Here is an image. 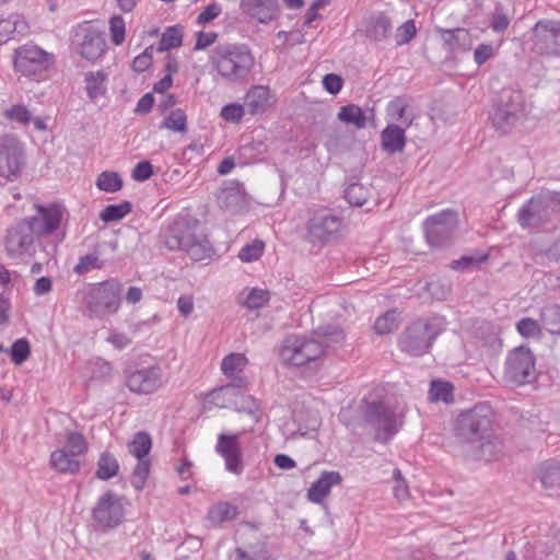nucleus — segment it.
I'll list each match as a JSON object with an SVG mask.
<instances>
[{
    "label": "nucleus",
    "mask_w": 560,
    "mask_h": 560,
    "mask_svg": "<svg viewBox=\"0 0 560 560\" xmlns=\"http://www.w3.org/2000/svg\"><path fill=\"white\" fill-rule=\"evenodd\" d=\"M454 434L460 454L468 460L494 462L503 455V443L493 428V412L488 405H477L458 415Z\"/></svg>",
    "instance_id": "obj_1"
},
{
    "label": "nucleus",
    "mask_w": 560,
    "mask_h": 560,
    "mask_svg": "<svg viewBox=\"0 0 560 560\" xmlns=\"http://www.w3.org/2000/svg\"><path fill=\"white\" fill-rule=\"evenodd\" d=\"M219 77L230 84H246L255 67V57L245 44L218 45L210 57Z\"/></svg>",
    "instance_id": "obj_2"
},
{
    "label": "nucleus",
    "mask_w": 560,
    "mask_h": 560,
    "mask_svg": "<svg viewBox=\"0 0 560 560\" xmlns=\"http://www.w3.org/2000/svg\"><path fill=\"white\" fill-rule=\"evenodd\" d=\"M345 336L340 329L326 332L322 339L290 336L279 349V359L285 365L303 366L318 361L325 353L329 342H340Z\"/></svg>",
    "instance_id": "obj_3"
},
{
    "label": "nucleus",
    "mask_w": 560,
    "mask_h": 560,
    "mask_svg": "<svg viewBox=\"0 0 560 560\" xmlns=\"http://www.w3.org/2000/svg\"><path fill=\"white\" fill-rule=\"evenodd\" d=\"M446 320L443 316L434 315L428 318H420L410 324L399 337L401 351L419 357L427 353L434 339L445 330Z\"/></svg>",
    "instance_id": "obj_4"
},
{
    "label": "nucleus",
    "mask_w": 560,
    "mask_h": 560,
    "mask_svg": "<svg viewBox=\"0 0 560 560\" xmlns=\"http://www.w3.org/2000/svg\"><path fill=\"white\" fill-rule=\"evenodd\" d=\"M82 294L89 317L106 318L117 313L120 307L121 284L115 280L93 283Z\"/></svg>",
    "instance_id": "obj_5"
},
{
    "label": "nucleus",
    "mask_w": 560,
    "mask_h": 560,
    "mask_svg": "<svg viewBox=\"0 0 560 560\" xmlns=\"http://www.w3.org/2000/svg\"><path fill=\"white\" fill-rule=\"evenodd\" d=\"M165 244L170 249H179L196 261L207 259L212 254L209 241L202 233L196 232L185 221H175L168 226L164 235Z\"/></svg>",
    "instance_id": "obj_6"
},
{
    "label": "nucleus",
    "mask_w": 560,
    "mask_h": 560,
    "mask_svg": "<svg viewBox=\"0 0 560 560\" xmlns=\"http://www.w3.org/2000/svg\"><path fill=\"white\" fill-rule=\"evenodd\" d=\"M407 407L404 402H372L366 410L368 421L375 430V439L389 441L402 427Z\"/></svg>",
    "instance_id": "obj_7"
},
{
    "label": "nucleus",
    "mask_w": 560,
    "mask_h": 560,
    "mask_svg": "<svg viewBox=\"0 0 560 560\" xmlns=\"http://www.w3.org/2000/svg\"><path fill=\"white\" fill-rule=\"evenodd\" d=\"M526 116L525 97L521 91L504 90L491 113V122L501 133H508Z\"/></svg>",
    "instance_id": "obj_8"
},
{
    "label": "nucleus",
    "mask_w": 560,
    "mask_h": 560,
    "mask_svg": "<svg viewBox=\"0 0 560 560\" xmlns=\"http://www.w3.org/2000/svg\"><path fill=\"white\" fill-rule=\"evenodd\" d=\"M560 208L559 194L542 190L532 197L517 213V222L524 229H532L549 221L552 213Z\"/></svg>",
    "instance_id": "obj_9"
},
{
    "label": "nucleus",
    "mask_w": 560,
    "mask_h": 560,
    "mask_svg": "<svg viewBox=\"0 0 560 560\" xmlns=\"http://www.w3.org/2000/svg\"><path fill=\"white\" fill-rule=\"evenodd\" d=\"M24 163L25 150L18 136H0V184L18 179Z\"/></svg>",
    "instance_id": "obj_10"
},
{
    "label": "nucleus",
    "mask_w": 560,
    "mask_h": 560,
    "mask_svg": "<svg viewBox=\"0 0 560 560\" xmlns=\"http://www.w3.org/2000/svg\"><path fill=\"white\" fill-rule=\"evenodd\" d=\"M505 380L514 385L530 383L536 377L535 358L525 347L510 351L505 361Z\"/></svg>",
    "instance_id": "obj_11"
},
{
    "label": "nucleus",
    "mask_w": 560,
    "mask_h": 560,
    "mask_svg": "<svg viewBox=\"0 0 560 560\" xmlns=\"http://www.w3.org/2000/svg\"><path fill=\"white\" fill-rule=\"evenodd\" d=\"M72 44L75 51L89 61L97 60L106 50L103 33L89 22L74 28Z\"/></svg>",
    "instance_id": "obj_12"
},
{
    "label": "nucleus",
    "mask_w": 560,
    "mask_h": 560,
    "mask_svg": "<svg viewBox=\"0 0 560 560\" xmlns=\"http://www.w3.org/2000/svg\"><path fill=\"white\" fill-rule=\"evenodd\" d=\"M37 241L38 238L30 230V226L21 220L8 229L4 249L7 255L13 259L31 257L36 252Z\"/></svg>",
    "instance_id": "obj_13"
},
{
    "label": "nucleus",
    "mask_w": 560,
    "mask_h": 560,
    "mask_svg": "<svg viewBox=\"0 0 560 560\" xmlns=\"http://www.w3.org/2000/svg\"><path fill=\"white\" fill-rule=\"evenodd\" d=\"M342 225L341 218L330 211H317L307 222V238L315 245L325 244L338 236Z\"/></svg>",
    "instance_id": "obj_14"
},
{
    "label": "nucleus",
    "mask_w": 560,
    "mask_h": 560,
    "mask_svg": "<svg viewBox=\"0 0 560 560\" xmlns=\"http://www.w3.org/2000/svg\"><path fill=\"white\" fill-rule=\"evenodd\" d=\"M36 213L23 222L30 226V230L39 240L42 236L50 235L59 229L63 218L65 208L58 203L47 206L36 205Z\"/></svg>",
    "instance_id": "obj_15"
},
{
    "label": "nucleus",
    "mask_w": 560,
    "mask_h": 560,
    "mask_svg": "<svg viewBox=\"0 0 560 560\" xmlns=\"http://www.w3.org/2000/svg\"><path fill=\"white\" fill-rule=\"evenodd\" d=\"M124 514L122 499L113 491L102 494L93 509V518L103 528L118 526L124 520Z\"/></svg>",
    "instance_id": "obj_16"
},
{
    "label": "nucleus",
    "mask_w": 560,
    "mask_h": 560,
    "mask_svg": "<svg viewBox=\"0 0 560 560\" xmlns=\"http://www.w3.org/2000/svg\"><path fill=\"white\" fill-rule=\"evenodd\" d=\"M457 222V213L452 210H444L428 218L423 225L428 243L431 246L444 245L451 238Z\"/></svg>",
    "instance_id": "obj_17"
},
{
    "label": "nucleus",
    "mask_w": 560,
    "mask_h": 560,
    "mask_svg": "<svg viewBox=\"0 0 560 560\" xmlns=\"http://www.w3.org/2000/svg\"><path fill=\"white\" fill-rule=\"evenodd\" d=\"M51 55L36 45L26 44L15 50L14 67L25 75H31L48 68Z\"/></svg>",
    "instance_id": "obj_18"
},
{
    "label": "nucleus",
    "mask_w": 560,
    "mask_h": 560,
    "mask_svg": "<svg viewBox=\"0 0 560 560\" xmlns=\"http://www.w3.org/2000/svg\"><path fill=\"white\" fill-rule=\"evenodd\" d=\"M534 47L546 56H560V23L539 21L534 26Z\"/></svg>",
    "instance_id": "obj_19"
},
{
    "label": "nucleus",
    "mask_w": 560,
    "mask_h": 560,
    "mask_svg": "<svg viewBox=\"0 0 560 560\" xmlns=\"http://www.w3.org/2000/svg\"><path fill=\"white\" fill-rule=\"evenodd\" d=\"M215 451L224 458L228 471L235 475L243 471L244 466L237 434H219Z\"/></svg>",
    "instance_id": "obj_20"
},
{
    "label": "nucleus",
    "mask_w": 560,
    "mask_h": 560,
    "mask_svg": "<svg viewBox=\"0 0 560 560\" xmlns=\"http://www.w3.org/2000/svg\"><path fill=\"white\" fill-rule=\"evenodd\" d=\"M163 384V375L158 366L144 368L132 372L127 378L130 390L140 394H150Z\"/></svg>",
    "instance_id": "obj_21"
},
{
    "label": "nucleus",
    "mask_w": 560,
    "mask_h": 560,
    "mask_svg": "<svg viewBox=\"0 0 560 560\" xmlns=\"http://www.w3.org/2000/svg\"><path fill=\"white\" fill-rule=\"evenodd\" d=\"M242 10L258 23L268 24L280 15L278 0H242Z\"/></svg>",
    "instance_id": "obj_22"
},
{
    "label": "nucleus",
    "mask_w": 560,
    "mask_h": 560,
    "mask_svg": "<svg viewBox=\"0 0 560 560\" xmlns=\"http://www.w3.org/2000/svg\"><path fill=\"white\" fill-rule=\"evenodd\" d=\"M535 478L542 489L551 494L560 490V462L555 459L545 460L535 470Z\"/></svg>",
    "instance_id": "obj_23"
},
{
    "label": "nucleus",
    "mask_w": 560,
    "mask_h": 560,
    "mask_svg": "<svg viewBox=\"0 0 560 560\" xmlns=\"http://www.w3.org/2000/svg\"><path fill=\"white\" fill-rule=\"evenodd\" d=\"M342 480L338 471H323L320 477L311 486L307 498L311 502L320 503L334 486L340 485Z\"/></svg>",
    "instance_id": "obj_24"
},
{
    "label": "nucleus",
    "mask_w": 560,
    "mask_h": 560,
    "mask_svg": "<svg viewBox=\"0 0 560 560\" xmlns=\"http://www.w3.org/2000/svg\"><path fill=\"white\" fill-rule=\"evenodd\" d=\"M438 32L443 44L452 51H468L474 44V38L466 28H438Z\"/></svg>",
    "instance_id": "obj_25"
},
{
    "label": "nucleus",
    "mask_w": 560,
    "mask_h": 560,
    "mask_svg": "<svg viewBox=\"0 0 560 560\" xmlns=\"http://www.w3.org/2000/svg\"><path fill=\"white\" fill-rule=\"evenodd\" d=\"M388 124L410 127L416 115L412 113L406 98L397 97L388 103L386 108Z\"/></svg>",
    "instance_id": "obj_26"
},
{
    "label": "nucleus",
    "mask_w": 560,
    "mask_h": 560,
    "mask_svg": "<svg viewBox=\"0 0 560 560\" xmlns=\"http://www.w3.org/2000/svg\"><path fill=\"white\" fill-rule=\"evenodd\" d=\"M273 103L270 90L262 85L253 86L246 94V105L252 115L265 113Z\"/></svg>",
    "instance_id": "obj_27"
},
{
    "label": "nucleus",
    "mask_w": 560,
    "mask_h": 560,
    "mask_svg": "<svg viewBox=\"0 0 560 560\" xmlns=\"http://www.w3.org/2000/svg\"><path fill=\"white\" fill-rule=\"evenodd\" d=\"M50 467L61 474H77L80 470L79 456L67 451L66 448H58L50 455Z\"/></svg>",
    "instance_id": "obj_28"
},
{
    "label": "nucleus",
    "mask_w": 560,
    "mask_h": 560,
    "mask_svg": "<svg viewBox=\"0 0 560 560\" xmlns=\"http://www.w3.org/2000/svg\"><path fill=\"white\" fill-rule=\"evenodd\" d=\"M238 390L226 385L210 392L205 399L206 407L231 408L237 407Z\"/></svg>",
    "instance_id": "obj_29"
},
{
    "label": "nucleus",
    "mask_w": 560,
    "mask_h": 560,
    "mask_svg": "<svg viewBox=\"0 0 560 560\" xmlns=\"http://www.w3.org/2000/svg\"><path fill=\"white\" fill-rule=\"evenodd\" d=\"M217 201L221 208L234 210L245 202V192L238 183L231 182L220 189Z\"/></svg>",
    "instance_id": "obj_30"
},
{
    "label": "nucleus",
    "mask_w": 560,
    "mask_h": 560,
    "mask_svg": "<svg viewBox=\"0 0 560 560\" xmlns=\"http://www.w3.org/2000/svg\"><path fill=\"white\" fill-rule=\"evenodd\" d=\"M406 127L399 125L388 124L381 133L383 149L388 153L402 151L406 143Z\"/></svg>",
    "instance_id": "obj_31"
},
{
    "label": "nucleus",
    "mask_w": 560,
    "mask_h": 560,
    "mask_svg": "<svg viewBox=\"0 0 560 560\" xmlns=\"http://www.w3.org/2000/svg\"><path fill=\"white\" fill-rule=\"evenodd\" d=\"M247 363L248 360L244 354L231 353L222 360L221 371L228 378L237 381V385L240 386L243 382V378L240 377V374L246 368Z\"/></svg>",
    "instance_id": "obj_32"
},
{
    "label": "nucleus",
    "mask_w": 560,
    "mask_h": 560,
    "mask_svg": "<svg viewBox=\"0 0 560 560\" xmlns=\"http://www.w3.org/2000/svg\"><path fill=\"white\" fill-rule=\"evenodd\" d=\"M27 31V22L19 14H11L0 20V43H5L14 34H24Z\"/></svg>",
    "instance_id": "obj_33"
},
{
    "label": "nucleus",
    "mask_w": 560,
    "mask_h": 560,
    "mask_svg": "<svg viewBox=\"0 0 560 560\" xmlns=\"http://www.w3.org/2000/svg\"><path fill=\"white\" fill-rule=\"evenodd\" d=\"M373 188L370 185L355 182L348 185L345 189L346 200L355 207H362L372 197Z\"/></svg>",
    "instance_id": "obj_34"
},
{
    "label": "nucleus",
    "mask_w": 560,
    "mask_h": 560,
    "mask_svg": "<svg viewBox=\"0 0 560 560\" xmlns=\"http://www.w3.org/2000/svg\"><path fill=\"white\" fill-rule=\"evenodd\" d=\"M119 472V464L116 457L108 453L103 452L97 460V469L95 476L101 480H108Z\"/></svg>",
    "instance_id": "obj_35"
},
{
    "label": "nucleus",
    "mask_w": 560,
    "mask_h": 560,
    "mask_svg": "<svg viewBox=\"0 0 560 560\" xmlns=\"http://www.w3.org/2000/svg\"><path fill=\"white\" fill-rule=\"evenodd\" d=\"M160 128L177 133L187 132V115L180 108L170 110L161 121Z\"/></svg>",
    "instance_id": "obj_36"
},
{
    "label": "nucleus",
    "mask_w": 560,
    "mask_h": 560,
    "mask_svg": "<svg viewBox=\"0 0 560 560\" xmlns=\"http://www.w3.org/2000/svg\"><path fill=\"white\" fill-rule=\"evenodd\" d=\"M237 515L236 506L228 502H218L213 504L208 512V521L214 525L232 521Z\"/></svg>",
    "instance_id": "obj_37"
},
{
    "label": "nucleus",
    "mask_w": 560,
    "mask_h": 560,
    "mask_svg": "<svg viewBox=\"0 0 560 560\" xmlns=\"http://www.w3.org/2000/svg\"><path fill=\"white\" fill-rule=\"evenodd\" d=\"M269 301V292L262 289L244 290L240 295V302L248 310H258Z\"/></svg>",
    "instance_id": "obj_38"
},
{
    "label": "nucleus",
    "mask_w": 560,
    "mask_h": 560,
    "mask_svg": "<svg viewBox=\"0 0 560 560\" xmlns=\"http://www.w3.org/2000/svg\"><path fill=\"white\" fill-rule=\"evenodd\" d=\"M392 25L389 20L382 15H373L369 21L368 36L373 40H383L386 38Z\"/></svg>",
    "instance_id": "obj_39"
},
{
    "label": "nucleus",
    "mask_w": 560,
    "mask_h": 560,
    "mask_svg": "<svg viewBox=\"0 0 560 560\" xmlns=\"http://www.w3.org/2000/svg\"><path fill=\"white\" fill-rule=\"evenodd\" d=\"M555 548L553 539L539 540L527 546L524 557L526 560H544L553 552Z\"/></svg>",
    "instance_id": "obj_40"
},
{
    "label": "nucleus",
    "mask_w": 560,
    "mask_h": 560,
    "mask_svg": "<svg viewBox=\"0 0 560 560\" xmlns=\"http://www.w3.org/2000/svg\"><path fill=\"white\" fill-rule=\"evenodd\" d=\"M85 84L86 93L91 100H96L106 92L105 75L101 71L88 73Z\"/></svg>",
    "instance_id": "obj_41"
},
{
    "label": "nucleus",
    "mask_w": 560,
    "mask_h": 560,
    "mask_svg": "<svg viewBox=\"0 0 560 560\" xmlns=\"http://www.w3.org/2000/svg\"><path fill=\"white\" fill-rule=\"evenodd\" d=\"M152 446L151 438L144 432L137 433L128 444L129 453L137 459L147 458Z\"/></svg>",
    "instance_id": "obj_42"
},
{
    "label": "nucleus",
    "mask_w": 560,
    "mask_h": 560,
    "mask_svg": "<svg viewBox=\"0 0 560 560\" xmlns=\"http://www.w3.org/2000/svg\"><path fill=\"white\" fill-rule=\"evenodd\" d=\"M96 186L100 190L106 192H116L121 189L122 179L118 173L105 171L98 175Z\"/></svg>",
    "instance_id": "obj_43"
},
{
    "label": "nucleus",
    "mask_w": 560,
    "mask_h": 560,
    "mask_svg": "<svg viewBox=\"0 0 560 560\" xmlns=\"http://www.w3.org/2000/svg\"><path fill=\"white\" fill-rule=\"evenodd\" d=\"M399 324V314L393 310L378 316L374 324V330L378 335H385L394 331Z\"/></svg>",
    "instance_id": "obj_44"
},
{
    "label": "nucleus",
    "mask_w": 560,
    "mask_h": 560,
    "mask_svg": "<svg viewBox=\"0 0 560 560\" xmlns=\"http://www.w3.org/2000/svg\"><path fill=\"white\" fill-rule=\"evenodd\" d=\"M131 211V203L122 201L118 205L106 206L100 213V219L104 222H115L125 218Z\"/></svg>",
    "instance_id": "obj_45"
},
{
    "label": "nucleus",
    "mask_w": 560,
    "mask_h": 560,
    "mask_svg": "<svg viewBox=\"0 0 560 560\" xmlns=\"http://www.w3.org/2000/svg\"><path fill=\"white\" fill-rule=\"evenodd\" d=\"M338 118L346 124L354 125L357 128L365 127V116L362 109L357 105L341 107L338 113Z\"/></svg>",
    "instance_id": "obj_46"
},
{
    "label": "nucleus",
    "mask_w": 560,
    "mask_h": 560,
    "mask_svg": "<svg viewBox=\"0 0 560 560\" xmlns=\"http://www.w3.org/2000/svg\"><path fill=\"white\" fill-rule=\"evenodd\" d=\"M541 323L550 334L560 335V305L545 307L541 312Z\"/></svg>",
    "instance_id": "obj_47"
},
{
    "label": "nucleus",
    "mask_w": 560,
    "mask_h": 560,
    "mask_svg": "<svg viewBox=\"0 0 560 560\" xmlns=\"http://www.w3.org/2000/svg\"><path fill=\"white\" fill-rule=\"evenodd\" d=\"M431 401L450 402L453 399V386L443 381H433L429 390Z\"/></svg>",
    "instance_id": "obj_48"
},
{
    "label": "nucleus",
    "mask_w": 560,
    "mask_h": 560,
    "mask_svg": "<svg viewBox=\"0 0 560 560\" xmlns=\"http://www.w3.org/2000/svg\"><path fill=\"white\" fill-rule=\"evenodd\" d=\"M265 249L262 241L255 240L252 243L244 245L238 252V258L243 262H253L260 258Z\"/></svg>",
    "instance_id": "obj_49"
},
{
    "label": "nucleus",
    "mask_w": 560,
    "mask_h": 560,
    "mask_svg": "<svg viewBox=\"0 0 560 560\" xmlns=\"http://www.w3.org/2000/svg\"><path fill=\"white\" fill-rule=\"evenodd\" d=\"M150 472V462L148 458L138 459L133 469L131 483L137 490H142Z\"/></svg>",
    "instance_id": "obj_50"
},
{
    "label": "nucleus",
    "mask_w": 560,
    "mask_h": 560,
    "mask_svg": "<svg viewBox=\"0 0 560 560\" xmlns=\"http://www.w3.org/2000/svg\"><path fill=\"white\" fill-rule=\"evenodd\" d=\"M109 33L114 45L119 46L126 38V23L122 16L114 15L109 20Z\"/></svg>",
    "instance_id": "obj_51"
},
{
    "label": "nucleus",
    "mask_w": 560,
    "mask_h": 560,
    "mask_svg": "<svg viewBox=\"0 0 560 560\" xmlns=\"http://www.w3.org/2000/svg\"><path fill=\"white\" fill-rule=\"evenodd\" d=\"M4 117L8 120L19 122L21 125H27L32 120V114L24 105H12L4 110Z\"/></svg>",
    "instance_id": "obj_52"
},
{
    "label": "nucleus",
    "mask_w": 560,
    "mask_h": 560,
    "mask_svg": "<svg viewBox=\"0 0 560 560\" xmlns=\"http://www.w3.org/2000/svg\"><path fill=\"white\" fill-rule=\"evenodd\" d=\"M182 32L177 27H168L160 40V50H170L182 45Z\"/></svg>",
    "instance_id": "obj_53"
},
{
    "label": "nucleus",
    "mask_w": 560,
    "mask_h": 560,
    "mask_svg": "<svg viewBox=\"0 0 560 560\" xmlns=\"http://www.w3.org/2000/svg\"><path fill=\"white\" fill-rule=\"evenodd\" d=\"M393 478L396 482L393 488L394 497L399 501H405V500L409 499L410 491H409L408 483L405 480V478L402 477V474L398 468L394 469Z\"/></svg>",
    "instance_id": "obj_54"
},
{
    "label": "nucleus",
    "mask_w": 560,
    "mask_h": 560,
    "mask_svg": "<svg viewBox=\"0 0 560 560\" xmlns=\"http://www.w3.org/2000/svg\"><path fill=\"white\" fill-rule=\"evenodd\" d=\"M67 451L80 456L85 453L88 445L82 434L78 432H71L67 435L66 447Z\"/></svg>",
    "instance_id": "obj_55"
},
{
    "label": "nucleus",
    "mask_w": 560,
    "mask_h": 560,
    "mask_svg": "<svg viewBox=\"0 0 560 560\" xmlns=\"http://www.w3.org/2000/svg\"><path fill=\"white\" fill-rule=\"evenodd\" d=\"M517 331L526 338L538 337L540 335V325L530 317L522 318L516 325Z\"/></svg>",
    "instance_id": "obj_56"
},
{
    "label": "nucleus",
    "mask_w": 560,
    "mask_h": 560,
    "mask_svg": "<svg viewBox=\"0 0 560 560\" xmlns=\"http://www.w3.org/2000/svg\"><path fill=\"white\" fill-rule=\"evenodd\" d=\"M30 355V345L25 339H18L11 347V360L20 365Z\"/></svg>",
    "instance_id": "obj_57"
},
{
    "label": "nucleus",
    "mask_w": 560,
    "mask_h": 560,
    "mask_svg": "<svg viewBox=\"0 0 560 560\" xmlns=\"http://www.w3.org/2000/svg\"><path fill=\"white\" fill-rule=\"evenodd\" d=\"M221 117L229 122H240L244 116V106L241 104H229L222 107Z\"/></svg>",
    "instance_id": "obj_58"
},
{
    "label": "nucleus",
    "mask_w": 560,
    "mask_h": 560,
    "mask_svg": "<svg viewBox=\"0 0 560 560\" xmlns=\"http://www.w3.org/2000/svg\"><path fill=\"white\" fill-rule=\"evenodd\" d=\"M416 34V26L413 21L409 20L398 27L396 32V43L404 45L408 43Z\"/></svg>",
    "instance_id": "obj_59"
},
{
    "label": "nucleus",
    "mask_w": 560,
    "mask_h": 560,
    "mask_svg": "<svg viewBox=\"0 0 560 560\" xmlns=\"http://www.w3.org/2000/svg\"><path fill=\"white\" fill-rule=\"evenodd\" d=\"M488 258L487 255L481 256H464L460 259L454 260L451 265V267L455 270H465L467 268H470L472 266H477L478 264L485 261Z\"/></svg>",
    "instance_id": "obj_60"
},
{
    "label": "nucleus",
    "mask_w": 560,
    "mask_h": 560,
    "mask_svg": "<svg viewBox=\"0 0 560 560\" xmlns=\"http://www.w3.org/2000/svg\"><path fill=\"white\" fill-rule=\"evenodd\" d=\"M94 268H100L98 257L94 254H89L80 258L79 262L74 267L77 273H85Z\"/></svg>",
    "instance_id": "obj_61"
},
{
    "label": "nucleus",
    "mask_w": 560,
    "mask_h": 560,
    "mask_svg": "<svg viewBox=\"0 0 560 560\" xmlns=\"http://www.w3.org/2000/svg\"><path fill=\"white\" fill-rule=\"evenodd\" d=\"M152 51H153V48L149 47L142 54H140L139 56H137L133 59L132 68H133L135 71L143 72L144 70H147L151 66V63H152Z\"/></svg>",
    "instance_id": "obj_62"
},
{
    "label": "nucleus",
    "mask_w": 560,
    "mask_h": 560,
    "mask_svg": "<svg viewBox=\"0 0 560 560\" xmlns=\"http://www.w3.org/2000/svg\"><path fill=\"white\" fill-rule=\"evenodd\" d=\"M153 174L152 165L149 162H140L132 171V178L138 182L149 179Z\"/></svg>",
    "instance_id": "obj_63"
},
{
    "label": "nucleus",
    "mask_w": 560,
    "mask_h": 560,
    "mask_svg": "<svg viewBox=\"0 0 560 560\" xmlns=\"http://www.w3.org/2000/svg\"><path fill=\"white\" fill-rule=\"evenodd\" d=\"M323 85L330 94H337L342 88V79L337 74L329 73L324 77Z\"/></svg>",
    "instance_id": "obj_64"
}]
</instances>
